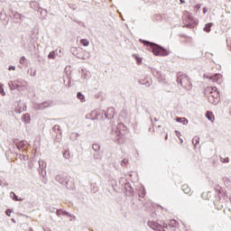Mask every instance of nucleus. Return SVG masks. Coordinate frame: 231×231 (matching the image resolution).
Returning a JSON list of instances; mask_svg holds the SVG:
<instances>
[{"label": "nucleus", "mask_w": 231, "mask_h": 231, "mask_svg": "<svg viewBox=\"0 0 231 231\" xmlns=\"http://www.w3.org/2000/svg\"><path fill=\"white\" fill-rule=\"evenodd\" d=\"M206 117L208 118V120H209L210 122H214V120H216V116H214V113L208 111L206 113Z\"/></svg>", "instance_id": "6e6552de"}, {"label": "nucleus", "mask_w": 231, "mask_h": 231, "mask_svg": "<svg viewBox=\"0 0 231 231\" xmlns=\"http://www.w3.org/2000/svg\"><path fill=\"white\" fill-rule=\"evenodd\" d=\"M5 214H6V216H8V217H10V216H12V211H11V209H7V210L5 211Z\"/></svg>", "instance_id": "5701e85b"}, {"label": "nucleus", "mask_w": 231, "mask_h": 231, "mask_svg": "<svg viewBox=\"0 0 231 231\" xmlns=\"http://www.w3.org/2000/svg\"><path fill=\"white\" fill-rule=\"evenodd\" d=\"M49 59H55V51H51L49 53Z\"/></svg>", "instance_id": "aec40b11"}, {"label": "nucleus", "mask_w": 231, "mask_h": 231, "mask_svg": "<svg viewBox=\"0 0 231 231\" xmlns=\"http://www.w3.org/2000/svg\"><path fill=\"white\" fill-rule=\"evenodd\" d=\"M168 226H170V228H179L180 222H177L175 219H171L170 220Z\"/></svg>", "instance_id": "0eeeda50"}, {"label": "nucleus", "mask_w": 231, "mask_h": 231, "mask_svg": "<svg viewBox=\"0 0 231 231\" xmlns=\"http://www.w3.org/2000/svg\"><path fill=\"white\" fill-rule=\"evenodd\" d=\"M20 64H26V58L25 57L20 58Z\"/></svg>", "instance_id": "412c9836"}, {"label": "nucleus", "mask_w": 231, "mask_h": 231, "mask_svg": "<svg viewBox=\"0 0 231 231\" xmlns=\"http://www.w3.org/2000/svg\"><path fill=\"white\" fill-rule=\"evenodd\" d=\"M222 163H228V157H220Z\"/></svg>", "instance_id": "6ab92c4d"}, {"label": "nucleus", "mask_w": 231, "mask_h": 231, "mask_svg": "<svg viewBox=\"0 0 231 231\" xmlns=\"http://www.w3.org/2000/svg\"><path fill=\"white\" fill-rule=\"evenodd\" d=\"M137 63L142 64V60L140 58H136Z\"/></svg>", "instance_id": "a878e982"}, {"label": "nucleus", "mask_w": 231, "mask_h": 231, "mask_svg": "<svg viewBox=\"0 0 231 231\" xmlns=\"http://www.w3.org/2000/svg\"><path fill=\"white\" fill-rule=\"evenodd\" d=\"M207 12H208V9L207 7L203 8V13L206 14Z\"/></svg>", "instance_id": "bb28decb"}, {"label": "nucleus", "mask_w": 231, "mask_h": 231, "mask_svg": "<svg viewBox=\"0 0 231 231\" xmlns=\"http://www.w3.org/2000/svg\"><path fill=\"white\" fill-rule=\"evenodd\" d=\"M145 43L147 45L151 46L153 55H156L159 57H167V55H169V51L162 48L160 45H156V44L151 43L149 42H145Z\"/></svg>", "instance_id": "f03ea898"}, {"label": "nucleus", "mask_w": 231, "mask_h": 231, "mask_svg": "<svg viewBox=\"0 0 231 231\" xmlns=\"http://www.w3.org/2000/svg\"><path fill=\"white\" fill-rule=\"evenodd\" d=\"M14 199L17 201V196L15 194H14Z\"/></svg>", "instance_id": "c756f323"}, {"label": "nucleus", "mask_w": 231, "mask_h": 231, "mask_svg": "<svg viewBox=\"0 0 231 231\" xmlns=\"http://www.w3.org/2000/svg\"><path fill=\"white\" fill-rule=\"evenodd\" d=\"M115 108L114 107H110L107 109V115L109 116V118H113V116H115Z\"/></svg>", "instance_id": "9b49d317"}, {"label": "nucleus", "mask_w": 231, "mask_h": 231, "mask_svg": "<svg viewBox=\"0 0 231 231\" xmlns=\"http://www.w3.org/2000/svg\"><path fill=\"white\" fill-rule=\"evenodd\" d=\"M63 157L65 158V160H69V158H71V155L69 151H65L63 152Z\"/></svg>", "instance_id": "4468645a"}, {"label": "nucleus", "mask_w": 231, "mask_h": 231, "mask_svg": "<svg viewBox=\"0 0 231 231\" xmlns=\"http://www.w3.org/2000/svg\"><path fill=\"white\" fill-rule=\"evenodd\" d=\"M77 97L79 98V100H81V102H84V101H85V100H84L85 97H84V95H82V93H80V92H79V93L77 94Z\"/></svg>", "instance_id": "dca6fc26"}, {"label": "nucleus", "mask_w": 231, "mask_h": 231, "mask_svg": "<svg viewBox=\"0 0 231 231\" xmlns=\"http://www.w3.org/2000/svg\"><path fill=\"white\" fill-rule=\"evenodd\" d=\"M206 79H208V80H212V82H222L223 80V75L217 73V74H208L205 76Z\"/></svg>", "instance_id": "39448f33"}, {"label": "nucleus", "mask_w": 231, "mask_h": 231, "mask_svg": "<svg viewBox=\"0 0 231 231\" xmlns=\"http://www.w3.org/2000/svg\"><path fill=\"white\" fill-rule=\"evenodd\" d=\"M212 25H213L212 23L206 24L204 27V32H207L208 33L210 32V28H212Z\"/></svg>", "instance_id": "ddd939ff"}, {"label": "nucleus", "mask_w": 231, "mask_h": 231, "mask_svg": "<svg viewBox=\"0 0 231 231\" xmlns=\"http://www.w3.org/2000/svg\"><path fill=\"white\" fill-rule=\"evenodd\" d=\"M175 134L177 137H179L180 143H183V139H181V133H180L179 131H175Z\"/></svg>", "instance_id": "a211bd4d"}, {"label": "nucleus", "mask_w": 231, "mask_h": 231, "mask_svg": "<svg viewBox=\"0 0 231 231\" xmlns=\"http://www.w3.org/2000/svg\"><path fill=\"white\" fill-rule=\"evenodd\" d=\"M181 190L184 194H190V187H189L187 184L182 185Z\"/></svg>", "instance_id": "1a4fd4ad"}, {"label": "nucleus", "mask_w": 231, "mask_h": 231, "mask_svg": "<svg viewBox=\"0 0 231 231\" xmlns=\"http://www.w3.org/2000/svg\"><path fill=\"white\" fill-rule=\"evenodd\" d=\"M117 127H124V124L120 123Z\"/></svg>", "instance_id": "c85d7f7f"}, {"label": "nucleus", "mask_w": 231, "mask_h": 231, "mask_svg": "<svg viewBox=\"0 0 231 231\" xmlns=\"http://www.w3.org/2000/svg\"><path fill=\"white\" fill-rule=\"evenodd\" d=\"M168 136L166 135L165 139L167 140Z\"/></svg>", "instance_id": "2f4dec72"}, {"label": "nucleus", "mask_w": 231, "mask_h": 231, "mask_svg": "<svg viewBox=\"0 0 231 231\" xmlns=\"http://www.w3.org/2000/svg\"><path fill=\"white\" fill-rule=\"evenodd\" d=\"M178 82H180V86L185 88V89H190V88H192V83H190V79L186 75L179 76Z\"/></svg>", "instance_id": "7ed1b4c3"}, {"label": "nucleus", "mask_w": 231, "mask_h": 231, "mask_svg": "<svg viewBox=\"0 0 231 231\" xmlns=\"http://www.w3.org/2000/svg\"><path fill=\"white\" fill-rule=\"evenodd\" d=\"M0 93L5 97V90H3V87L0 86Z\"/></svg>", "instance_id": "b1692460"}, {"label": "nucleus", "mask_w": 231, "mask_h": 231, "mask_svg": "<svg viewBox=\"0 0 231 231\" xmlns=\"http://www.w3.org/2000/svg\"><path fill=\"white\" fill-rule=\"evenodd\" d=\"M193 145H198L199 143V138L198 136H195L192 140Z\"/></svg>", "instance_id": "f3484780"}, {"label": "nucleus", "mask_w": 231, "mask_h": 231, "mask_svg": "<svg viewBox=\"0 0 231 231\" xmlns=\"http://www.w3.org/2000/svg\"><path fill=\"white\" fill-rule=\"evenodd\" d=\"M204 93L208 97V100L210 104L214 106L219 104V90H217V88L207 87Z\"/></svg>", "instance_id": "f257e3e1"}, {"label": "nucleus", "mask_w": 231, "mask_h": 231, "mask_svg": "<svg viewBox=\"0 0 231 231\" xmlns=\"http://www.w3.org/2000/svg\"><path fill=\"white\" fill-rule=\"evenodd\" d=\"M80 42L83 46H89V41L86 40V39H82L80 40Z\"/></svg>", "instance_id": "2eb2a0df"}, {"label": "nucleus", "mask_w": 231, "mask_h": 231, "mask_svg": "<svg viewBox=\"0 0 231 231\" xmlns=\"http://www.w3.org/2000/svg\"><path fill=\"white\" fill-rule=\"evenodd\" d=\"M205 194H206V193H203V194H202V198H205Z\"/></svg>", "instance_id": "7c9ffc66"}, {"label": "nucleus", "mask_w": 231, "mask_h": 231, "mask_svg": "<svg viewBox=\"0 0 231 231\" xmlns=\"http://www.w3.org/2000/svg\"><path fill=\"white\" fill-rule=\"evenodd\" d=\"M127 163H129V160L124 159L121 162V165H127Z\"/></svg>", "instance_id": "4be33fe9"}, {"label": "nucleus", "mask_w": 231, "mask_h": 231, "mask_svg": "<svg viewBox=\"0 0 231 231\" xmlns=\"http://www.w3.org/2000/svg\"><path fill=\"white\" fill-rule=\"evenodd\" d=\"M60 212H62V210L58 209V211H57V216H60Z\"/></svg>", "instance_id": "cd10ccee"}, {"label": "nucleus", "mask_w": 231, "mask_h": 231, "mask_svg": "<svg viewBox=\"0 0 231 231\" xmlns=\"http://www.w3.org/2000/svg\"><path fill=\"white\" fill-rule=\"evenodd\" d=\"M11 69H12L13 71H15V66L9 67V71H11Z\"/></svg>", "instance_id": "393cba45"}, {"label": "nucleus", "mask_w": 231, "mask_h": 231, "mask_svg": "<svg viewBox=\"0 0 231 231\" xmlns=\"http://www.w3.org/2000/svg\"><path fill=\"white\" fill-rule=\"evenodd\" d=\"M176 122H180V124H183V125H187V124H189V120L185 117H177Z\"/></svg>", "instance_id": "9d476101"}, {"label": "nucleus", "mask_w": 231, "mask_h": 231, "mask_svg": "<svg viewBox=\"0 0 231 231\" xmlns=\"http://www.w3.org/2000/svg\"><path fill=\"white\" fill-rule=\"evenodd\" d=\"M23 120L25 124H30V114H24L23 116Z\"/></svg>", "instance_id": "f8f14e48"}, {"label": "nucleus", "mask_w": 231, "mask_h": 231, "mask_svg": "<svg viewBox=\"0 0 231 231\" xmlns=\"http://www.w3.org/2000/svg\"><path fill=\"white\" fill-rule=\"evenodd\" d=\"M16 147L18 150H20L22 152H24V151H26V149H28V144H26V143H24L23 141L19 142L16 144Z\"/></svg>", "instance_id": "423d86ee"}, {"label": "nucleus", "mask_w": 231, "mask_h": 231, "mask_svg": "<svg viewBox=\"0 0 231 231\" xmlns=\"http://www.w3.org/2000/svg\"><path fill=\"white\" fill-rule=\"evenodd\" d=\"M147 225L150 228H152V230L154 231H165V228H167V225L162 226L160 223L154 220L148 221Z\"/></svg>", "instance_id": "20e7f679"}]
</instances>
